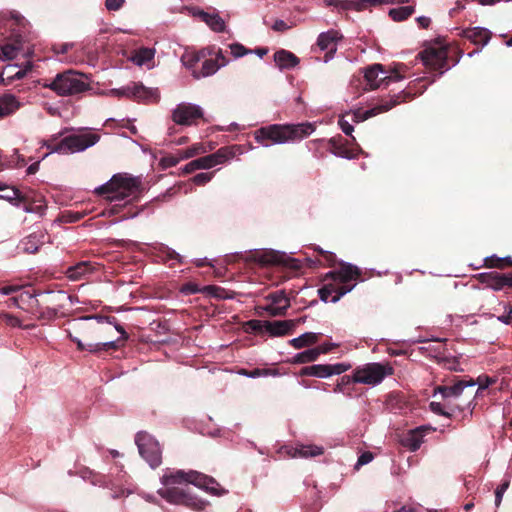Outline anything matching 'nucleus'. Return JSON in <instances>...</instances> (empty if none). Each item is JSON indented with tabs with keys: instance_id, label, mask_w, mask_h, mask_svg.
Wrapping results in <instances>:
<instances>
[{
	"instance_id": "obj_1",
	"label": "nucleus",
	"mask_w": 512,
	"mask_h": 512,
	"mask_svg": "<svg viewBox=\"0 0 512 512\" xmlns=\"http://www.w3.org/2000/svg\"><path fill=\"white\" fill-rule=\"evenodd\" d=\"M160 482L163 487L158 489L157 493L163 499L169 503L182 504L195 510L204 509L206 502L191 496L180 488V485L193 484L214 496L227 493L214 478L195 470L184 471L167 468L164 470Z\"/></svg>"
},
{
	"instance_id": "obj_2",
	"label": "nucleus",
	"mask_w": 512,
	"mask_h": 512,
	"mask_svg": "<svg viewBox=\"0 0 512 512\" xmlns=\"http://www.w3.org/2000/svg\"><path fill=\"white\" fill-rule=\"evenodd\" d=\"M91 320H96L98 324L108 323L112 324L114 318L108 316L94 315L84 316L74 319L69 323L67 332L69 338L76 343L78 350L88 351L90 353H98L110 349H117V341H98L84 343L80 336L89 340H102L105 338L104 329L98 325L90 323Z\"/></svg>"
},
{
	"instance_id": "obj_3",
	"label": "nucleus",
	"mask_w": 512,
	"mask_h": 512,
	"mask_svg": "<svg viewBox=\"0 0 512 512\" xmlns=\"http://www.w3.org/2000/svg\"><path fill=\"white\" fill-rule=\"evenodd\" d=\"M314 131L311 123L279 125L272 124L261 127L254 132V138L263 147H270L275 144H285L301 140Z\"/></svg>"
},
{
	"instance_id": "obj_4",
	"label": "nucleus",
	"mask_w": 512,
	"mask_h": 512,
	"mask_svg": "<svg viewBox=\"0 0 512 512\" xmlns=\"http://www.w3.org/2000/svg\"><path fill=\"white\" fill-rule=\"evenodd\" d=\"M96 192L105 195L110 201L136 198L140 192V180L125 174H117L110 181L98 187Z\"/></svg>"
},
{
	"instance_id": "obj_5",
	"label": "nucleus",
	"mask_w": 512,
	"mask_h": 512,
	"mask_svg": "<svg viewBox=\"0 0 512 512\" xmlns=\"http://www.w3.org/2000/svg\"><path fill=\"white\" fill-rule=\"evenodd\" d=\"M45 87L51 89L59 96H72L90 89L87 77L73 70L59 73Z\"/></svg>"
},
{
	"instance_id": "obj_6",
	"label": "nucleus",
	"mask_w": 512,
	"mask_h": 512,
	"mask_svg": "<svg viewBox=\"0 0 512 512\" xmlns=\"http://www.w3.org/2000/svg\"><path fill=\"white\" fill-rule=\"evenodd\" d=\"M99 140L100 136L98 134L85 130L62 138L58 141V146L54 148V151L62 155L79 153L94 146Z\"/></svg>"
},
{
	"instance_id": "obj_7",
	"label": "nucleus",
	"mask_w": 512,
	"mask_h": 512,
	"mask_svg": "<svg viewBox=\"0 0 512 512\" xmlns=\"http://www.w3.org/2000/svg\"><path fill=\"white\" fill-rule=\"evenodd\" d=\"M393 373V368L380 363H369L363 367L357 368L352 376L355 383L375 386L380 384L383 379Z\"/></svg>"
},
{
	"instance_id": "obj_8",
	"label": "nucleus",
	"mask_w": 512,
	"mask_h": 512,
	"mask_svg": "<svg viewBox=\"0 0 512 512\" xmlns=\"http://www.w3.org/2000/svg\"><path fill=\"white\" fill-rule=\"evenodd\" d=\"M140 455L147 461L152 468L158 467L162 462V451L158 441L146 432H139L136 435Z\"/></svg>"
},
{
	"instance_id": "obj_9",
	"label": "nucleus",
	"mask_w": 512,
	"mask_h": 512,
	"mask_svg": "<svg viewBox=\"0 0 512 512\" xmlns=\"http://www.w3.org/2000/svg\"><path fill=\"white\" fill-rule=\"evenodd\" d=\"M203 109L196 104L182 102L172 112V120L183 126H191L203 117Z\"/></svg>"
},
{
	"instance_id": "obj_10",
	"label": "nucleus",
	"mask_w": 512,
	"mask_h": 512,
	"mask_svg": "<svg viewBox=\"0 0 512 512\" xmlns=\"http://www.w3.org/2000/svg\"><path fill=\"white\" fill-rule=\"evenodd\" d=\"M241 153L238 145L226 146L218 149L215 153L196 159L199 169H210L219 164L234 158Z\"/></svg>"
},
{
	"instance_id": "obj_11",
	"label": "nucleus",
	"mask_w": 512,
	"mask_h": 512,
	"mask_svg": "<svg viewBox=\"0 0 512 512\" xmlns=\"http://www.w3.org/2000/svg\"><path fill=\"white\" fill-rule=\"evenodd\" d=\"M448 57V49L446 46H430L420 53L423 64L432 70H440L443 73Z\"/></svg>"
},
{
	"instance_id": "obj_12",
	"label": "nucleus",
	"mask_w": 512,
	"mask_h": 512,
	"mask_svg": "<svg viewBox=\"0 0 512 512\" xmlns=\"http://www.w3.org/2000/svg\"><path fill=\"white\" fill-rule=\"evenodd\" d=\"M265 299L269 304L261 306L260 309L267 312L270 316H282L286 314L290 307V300L283 290L268 294Z\"/></svg>"
},
{
	"instance_id": "obj_13",
	"label": "nucleus",
	"mask_w": 512,
	"mask_h": 512,
	"mask_svg": "<svg viewBox=\"0 0 512 512\" xmlns=\"http://www.w3.org/2000/svg\"><path fill=\"white\" fill-rule=\"evenodd\" d=\"M364 77L367 85L372 90L379 88L383 82L388 84L392 80L398 81L400 79L399 75H396L395 77L388 76L383 70V66L381 64H373L366 68Z\"/></svg>"
},
{
	"instance_id": "obj_14",
	"label": "nucleus",
	"mask_w": 512,
	"mask_h": 512,
	"mask_svg": "<svg viewBox=\"0 0 512 512\" xmlns=\"http://www.w3.org/2000/svg\"><path fill=\"white\" fill-rule=\"evenodd\" d=\"M353 289V286L339 285L337 282L328 283L318 290L319 297L323 302L336 303L342 296Z\"/></svg>"
},
{
	"instance_id": "obj_15",
	"label": "nucleus",
	"mask_w": 512,
	"mask_h": 512,
	"mask_svg": "<svg viewBox=\"0 0 512 512\" xmlns=\"http://www.w3.org/2000/svg\"><path fill=\"white\" fill-rule=\"evenodd\" d=\"M478 279L482 284L495 291L501 290L505 286H512V277L494 271L480 273Z\"/></svg>"
},
{
	"instance_id": "obj_16",
	"label": "nucleus",
	"mask_w": 512,
	"mask_h": 512,
	"mask_svg": "<svg viewBox=\"0 0 512 512\" xmlns=\"http://www.w3.org/2000/svg\"><path fill=\"white\" fill-rule=\"evenodd\" d=\"M432 430L427 426H420L415 429L409 430L401 438V444L408 448L410 451H416L420 448L423 443L425 433Z\"/></svg>"
},
{
	"instance_id": "obj_17",
	"label": "nucleus",
	"mask_w": 512,
	"mask_h": 512,
	"mask_svg": "<svg viewBox=\"0 0 512 512\" xmlns=\"http://www.w3.org/2000/svg\"><path fill=\"white\" fill-rule=\"evenodd\" d=\"M359 269L351 264H343L338 271H331L327 273V278H332L333 281L339 285L350 286L348 282L357 279L359 276Z\"/></svg>"
},
{
	"instance_id": "obj_18",
	"label": "nucleus",
	"mask_w": 512,
	"mask_h": 512,
	"mask_svg": "<svg viewBox=\"0 0 512 512\" xmlns=\"http://www.w3.org/2000/svg\"><path fill=\"white\" fill-rule=\"evenodd\" d=\"M285 254L275 250H255L246 260H253L261 265L281 264L284 262Z\"/></svg>"
},
{
	"instance_id": "obj_19",
	"label": "nucleus",
	"mask_w": 512,
	"mask_h": 512,
	"mask_svg": "<svg viewBox=\"0 0 512 512\" xmlns=\"http://www.w3.org/2000/svg\"><path fill=\"white\" fill-rule=\"evenodd\" d=\"M138 101L157 102L160 99L158 88L145 87L142 83H131V97Z\"/></svg>"
},
{
	"instance_id": "obj_20",
	"label": "nucleus",
	"mask_w": 512,
	"mask_h": 512,
	"mask_svg": "<svg viewBox=\"0 0 512 512\" xmlns=\"http://www.w3.org/2000/svg\"><path fill=\"white\" fill-rule=\"evenodd\" d=\"M473 386V379L459 380L452 386H438L435 389V395L439 393L444 399L447 400L452 398H458L465 388Z\"/></svg>"
},
{
	"instance_id": "obj_21",
	"label": "nucleus",
	"mask_w": 512,
	"mask_h": 512,
	"mask_svg": "<svg viewBox=\"0 0 512 512\" xmlns=\"http://www.w3.org/2000/svg\"><path fill=\"white\" fill-rule=\"evenodd\" d=\"M295 326L294 320L265 321V332L280 337L289 334Z\"/></svg>"
},
{
	"instance_id": "obj_22",
	"label": "nucleus",
	"mask_w": 512,
	"mask_h": 512,
	"mask_svg": "<svg viewBox=\"0 0 512 512\" xmlns=\"http://www.w3.org/2000/svg\"><path fill=\"white\" fill-rule=\"evenodd\" d=\"M193 16L199 17L214 32H223L226 28L225 21L217 13H207L200 9H192Z\"/></svg>"
},
{
	"instance_id": "obj_23",
	"label": "nucleus",
	"mask_w": 512,
	"mask_h": 512,
	"mask_svg": "<svg viewBox=\"0 0 512 512\" xmlns=\"http://www.w3.org/2000/svg\"><path fill=\"white\" fill-rule=\"evenodd\" d=\"M341 38L340 34L335 30L323 32L318 36L317 45L321 50H326L333 54L337 50V41Z\"/></svg>"
},
{
	"instance_id": "obj_24",
	"label": "nucleus",
	"mask_w": 512,
	"mask_h": 512,
	"mask_svg": "<svg viewBox=\"0 0 512 512\" xmlns=\"http://www.w3.org/2000/svg\"><path fill=\"white\" fill-rule=\"evenodd\" d=\"M274 61L281 70L291 69L299 63V59L296 55L284 49L274 53Z\"/></svg>"
},
{
	"instance_id": "obj_25",
	"label": "nucleus",
	"mask_w": 512,
	"mask_h": 512,
	"mask_svg": "<svg viewBox=\"0 0 512 512\" xmlns=\"http://www.w3.org/2000/svg\"><path fill=\"white\" fill-rule=\"evenodd\" d=\"M155 50L152 48H140L131 56V61L137 66L153 67Z\"/></svg>"
},
{
	"instance_id": "obj_26",
	"label": "nucleus",
	"mask_w": 512,
	"mask_h": 512,
	"mask_svg": "<svg viewBox=\"0 0 512 512\" xmlns=\"http://www.w3.org/2000/svg\"><path fill=\"white\" fill-rule=\"evenodd\" d=\"M20 107V103L14 95H0V118L6 117Z\"/></svg>"
},
{
	"instance_id": "obj_27",
	"label": "nucleus",
	"mask_w": 512,
	"mask_h": 512,
	"mask_svg": "<svg viewBox=\"0 0 512 512\" xmlns=\"http://www.w3.org/2000/svg\"><path fill=\"white\" fill-rule=\"evenodd\" d=\"M464 35L467 39L471 40L475 44L486 45L491 37L490 31L486 28L482 27H474L471 29H467L464 32Z\"/></svg>"
},
{
	"instance_id": "obj_28",
	"label": "nucleus",
	"mask_w": 512,
	"mask_h": 512,
	"mask_svg": "<svg viewBox=\"0 0 512 512\" xmlns=\"http://www.w3.org/2000/svg\"><path fill=\"white\" fill-rule=\"evenodd\" d=\"M324 452L321 446L316 445H299L290 452L291 457L308 458L322 455Z\"/></svg>"
},
{
	"instance_id": "obj_29",
	"label": "nucleus",
	"mask_w": 512,
	"mask_h": 512,
	"mask_svg": "<svg viewBox=\"0 0 512 512\" xmlns=\"http://www.w3.org/2000/svg\"><path fill=\"white\" fill-rule=\"evenodd\" d=\"M398 103H400V96H394L389 100L382 101L381 104H379L371 109L366 110L363 113L362 119L366 120V119L376 116L382 112H387L390 109H392L395 105H397Z\"/></svg>"
},
{
	"instance_id": "obj_30",
	"label": "nucleus",
	"mask_w": 512,
	"mask_h": 512,
	"mask_svg": "<svg viewBox=\"0 0 512 512\" xmlns=\"http://www.w3.org/2000/svg\"><path fill=\"white\" fill-rule=\"evenodd\" d=\"M409 0H353L350 5L356 11H362L370 6L387 5V4H402Z\"/></svg>"
},
{
	"instance_id": "obj_31",
	"label": "nucleus",
	"mask_w": 512,
	"mask_h": 512,
	"mask_svg": "<svg viewBox=\"0 0 512 512\" xmlns=\"http://www.w3.org/2000/svg\"><path fill=\"white\" fill-rule=\"evenodd\" d=\"M320 333L306 332L299 337L293 338L289 341L290 345L295 349H301L306 346L315 344L319 340Z\"/></svg>"
},
{
	"instance_id": "obj_32",
	"label": "nucleus",
	"mask_w": 512,
	"mask_h": 512,
	"mask_svg": "<svg viewBox=\"0 0 512 512\" xmlns=\"http://www.w3.org/2000/svg\"><path fill=\"white\" fill-rule=\"evenodd\" d=\"M301 376H312L318 378H328V365L327 364H315L311 366L303 367L300 370Z\"/></svg>"
},
{
	"instance_id": "obj_33",
	"label": "nucleus",
	"mask_w": 512,
	"mask_h": 512,
	"mask_svg": "<svg viewBox=\"0 0 512 512\" xmlns=\"http://www.w3.org/2000/svg\"><path fill=\"white\" fill-rule=\"evenodd\" d=\"M90 272V264L89 262H79L74 266H71L66 271V276L72 280L76 281L81 279L87 273Z\"/></svg>"
},
{
	"instance_id": "obj_34",
	"label": "nucleus",
	"mask_w": 512,
	"mask_h": 512,
	"mask_svg": "<svg viewBox=\"0 0 512 512\" xmlns=\"http://www.w3.org/2000/svg\"><path fill=\"white\" fill-rule=\"evenodd\" d=\"M220 68L221 67L217 61H215L213 59H207L203 62L201 71L193 72V76L196 79H199L201 77L211 76V75L215 74Z\"/></svg>"
},
{
	"instance_id": "obj_35",
	"label": "nucleus",
	"mask_w": 512,
	"mask_h": 512,
	"mask_svg": "<svg viewBox=\"0 0 512 512\" xmlns=\"http://www.w3.org/2000/svg\"><path fill=\"white\" fill-rule=\"evenodd\" d=\"M320 355V350L312 348L303 352L297 353L293 358V363L303 364L316 361Z\"/></svg>"
},
{
	"instance_id": "obj_36",
	"label": "nucleus",
	"mask_w": 512,
	"mask_h": 512,
	"mask_svg": "<svg viewBox=\"0 0 512 512\" xmlns=\"http://www.w3.org/2000/svg\"><path fill=\"white\" fill-rule=\"evenodd\" d=\"M414 13L413 6H403L398 8H393L389 11V16L394 21H403L410 17Z\"/></svg>"
},
{
	"instance_id": "obj_37",
	"label": "nucleus",
	"mask_w": 512,
	"mask_h": 512,
	"mask_svg": "<svg viewBox=\"0 0 512 512\" xmlns=\"http://www.w3.org/2000/svg\"><path fill=\"white\" fill-rule=\"evenodd\" d=\"M238 374L248 377V378H258V377H265V376H270V375H272V376L278 375L277 371H275V370L260 369V368L253 369L251 371L241 369L238 372Z\"/></svg>"
},
{
	"instance_id": "obj_38",
	"label": "nucleus",
	"mask_w": 512,
	"mask_h": 512,
	"mask_svg": "<svg viewBox=\"0 0 512 512\" xmlns=\"http://www.w3.org/2000/svg\"><path fill=\"white\" fill-rule=\"evenodd\" d=\"M200 59H201V56L199 53L191 52V51H186L181 56L182 64L188 69H192L200 61Z\"/></svg>"
},
{
	"instance_id": "obj_39",
	"label": "nucleus",
	"mask_w": 512,
	"mask_h": 512,
	"mask_svg": "<svg viewBox=\"0 0 512 512\" xmlns=\"http://www.w3.org/2000/svg\"><path fill=\"white\" fill-rule=\"evenodd\" d=\"M230 52L234 58H240L248 54H252L253 50L245 48L240 43H233L229 45Z\"/></svg>"
},
{
	"instance_id": "obj_40",
	"label": "nucleus",
	"mask_w": 512,
	"mask_h": 512,
	"mask_svg": "<svg viewBox=\"0 0 512 512\" xmlns=\"http://www.w3.org/2000/svg\"><path fill=\"white\" fill-rule=\"evenodd\" d=\"M104 94L107 96H113V97H117V98H122V97L130 98L131 97V84L126 85L121 88H117V89H110L109 91L105 92Z\"/></svg>"
},
{
	"instance_id": "obj_41",
	"label": "nucleus",
	"mask_w": 512,
	"mask_h": 512,
	"mask_svg": "<svg viewBox=\"0 0 512 512\" xmlns=\"http://www.w3.org/2000/svg\"><path fill=\"white\" fill-rule=\"evenodd\" d=\"M328 365V375L329 377L332 375H340L351 368L349 363H336V364H327Z\"/></svg>"
},
{
	"instance_id": "obj_42",
	"label": "nucleus",
	"mask_w": 512,
	"mask_h": 512,
	"mask_svg": "<svg viewBox=\"0 0 512 512\" xmlns=\"http://www.w3.org/2000/svg\"><path fill=\"white\" fill-rule=\"evenodd\" d=\"M38 240L35 235L28 236L22 243L23 250L28 253H35L38 250Z\"/></svg>"
},
{
	"instance_id": "obj_43",
	"label": "nucleus",
	"mask_w": 512,
	"mask_h": 512,
	"mask_svg": "<svg viewBox=\"0 0 512 512\" xmlns=\"http://www.w3.org/2000/svg\"><path fill=\"white\" fill-rule=\"evenodd\" d=\"M474 386L478 385L477 393L481 390L488 388L490 385L495 383V379L485 375L479 376L476 380H473Z\"/></svg>"
},
{
	"instance_id": "obj_44",
	"label": "nucleus",
	"mask_w": 512,
	"mask_h": 512,
	"mask_svg": "<svg viewBox=\"0 0 512 512\" xmlns=\"http://www.w3.org/2000/svg\"><path fill=\"white\" fill-rule=\"evenodd\" d=\"M509 485H510V481L505 480V481H503V483L501 485H499L496 488V490H495V506L496 507L500 506V504L502 502L503 495L506 492V490L508 489Z\"/></svg>"
},
{
	"instance_id": "obj_45",
	"label": "nucleus",
	"mask_w": 512,
	"mask_h": 512,
	"mask_svg": "<svg viewBox=\"0 0 512 512\" xmlns=\"http://www.w3.org/2000/svg\"><path fill=\"white\" fill-rule=\"evenodd\" d=\"M2 53L5 59H14L18 56L19 48L12 44H5L2 46Z\"/></svg>"
},
{
	"instance_id": "obj_46",
	"label": "nucleus",
	"mask_w": 512,
	"mask_h": 512,
	"mask_svg": "<svg viewBox=\"0 0 512 512\" xmlns=\"http://www.w3.org/2000/svg\"><path fill=\"white\" fill-rule=\"evenodd\" d=\"M214 176V172H201L192 178V182L196 185H204L211 181Z\"/></svg>"
},
{
	"instance_id": "obj_47",
	"label": "nucleus",
	"mask_w": 512,
	"mask_h": 512,
	"mask_svg": "<svg viewBox=\"0 0 512 512\" xmlns=\"http://www.w3.org/2000/svg\"><path fill=\"white\" fill-rule=\"evenodd\" d=\"M185 151L188 153V156H190V158H192L198 154L205 153L206 149L203 144L197 143V144H194L191 147L187 148Z\"/></svg>"
},
{
	"instance_id": "obj_48",
	"label": "nucleus",
	"mask_w": 512,
	"mask_h": 512,
	"mask_svg": "<svg viewBox=\"0 0 512 512\" xmlns=\"http://www.w3.org/2000/svg\"><path fill=\"white\" fill-rule=\"evenodd\" d=\"M15 67L12 66V65H9L7 66L5 69H4V72L3 74H7L8 78L10 79H14V78H17V79H21L25 76V71L24 70H17L14 74L12 73V70L14 69Z\"/></svg>"
},
{
	"instance_id": "obj_49",
	"label": "nucleus",
	"mask_w": 512,
	"mask_h": 512,
	"mask_svg": "<svg viewBox=\"0 0 512 512\" xmlns=\"http://www.w3.org/2000/svg\"><path fill=\"white\" fill-rule=\"evenodd\" d=\"M338 124L341 128V130L346 134V135H351L352 132H353V126L352 124L345 118V116H342L340 117L339 121H338Z\"/></svg>"
},
{
	"instance_id": "obj_50",
	"label": "nucleus",
	"mask_w": 512,
	"mask_h": 512,
	"mask_svg": "<svg viewBox=\"0 0 512 512\" xmlns=\"http://www.w3.org/2000/svg\"><path fill=\"white\" fill-rule=\"evenodd\" d=\"M200 291L199 287L195 283H186L180 288V292L185 295H191L198 293Z\"/></svg>"
},
{
	"instance_id": "obj_51",
	"label": "nucleus",
	"mask_w": 512,
	"mask_h": 512,
	"mask_svg": "<svg viewBox=\"0 0 512 512\" xmlns=\"http://www.w3.org/2000/svg\"><path fill=\"white\" fill-rule=\"evenodd\" d=\"M372 460L373 454L371 452H364L359 456L355 468L358 469L359 467L370 463Z\"/></svg>"
},
{
	"instance_id": "obj_52",
	"label": "nucleus",
	"mask_w": 512,
	"mask_h": 512,
	"mask_svg": "<svg viewBox=\"0 0 512 512\" xmlns=\"http://www.w3.org/2000/svg\"><path fill=\"white\" fill-rule=\"evenodd\" d=\"M429 407L431 409L432 412L436 413V414H439V415H444V416H447L449 417L451 414L447 411H445L443 409V406L441 403L439 402H434L432 401L430 404H429Z\"/></svg>"
},
{
	"instance_id": "obj_53",
	"label": "nucleus",
	"mask_w": 512,
	"mask_h": 512,
	"mask_svg": "<svg viewBox=\"0 0 512 512\" xmlns=\"http://www.w3.org/2000/svg\"><path fill=\"white\" fill-rule=\"evenodd\" d=\"M124 2L125 0H105V6L110 11H117L123 6Z\"/></svg>"
},
{
	"instance_id": "obj_54",
	"label": "nucleus",
	"mask_w": 512,
	"mask_h": 512,
	"mask_svg": "<svg viewBox=\"0 0 512 512\" xmlns=\"http://www.w3.org/2000/svg\"><path fill=\"white\" fill-rule=\"evenodd\" d=\"M325 4L327 6H334L336 8H344V9H353V7L350 5L351 1L349 3H343L341 0H324Z\"/></svg>"
},
{
	"instance_id": "obj_55",
	"label": "nucleus",
	"mask_w": 512,
	"mask_h": 512,
	"mask_svg": "<svg viewBox=\"0 0 512 512\" xmlns=\"http://www.w3.org/2000/svg\"><path fill=\"white\" fill-rule=\"evenodd\" d=\"M56 140L57 138L53 137L43 142L42 145L49 149V153H47L44 157L48 156L51 153H57V151H54V148L58 146V142H56Z\"/></svg>"
},
{
	"instance_id": "obj_56",
	"label": "nucleus",
	"mask_w": 512,
	"mask_h": 512,
	"mask_svg": "<svg viewBox=\"0 0 512 512\" xmlns=\"http://www.w3.org/2000/svg\"><path fill=\"white\" fill-rule=\"evenodd\" d=\"M248 325L255 331H265V321L251 320L248 322Z\"/></svg>"
},
{
	"instance_id": "obj_57",
	"label": "nucleus",
	"mask_w": 512,
	"mask_h": 512,
	"mask_svg": "<svg viewBox=\"0 0 512 512\" xmlns=\"http://www.w3.org/2000/svg\"><path fill=\"white\" fill-rule=\"evenodd\" d=\"M512 264V259L511 257H504V258H497L496 259V263H491V266L492 267H499V268H502L504 267L505 265H511Z\"/></svg>"
},
{
	"instance_id": "obj_58",
	"label": "nucleus",
	"mask_w": 512,
	"mask_h": 512,
	"mask_svg": "<svg viewBox=\"0 0 512 512\" xmlns=\"http://www.w3.org/2000/svg\"><path fill=\"white\" fill-rule=\"evenodd\" d=\"M318 250L323 255L324 260L327 261L329 266H333L335 264V255L333 253L324 251L322 249H318Z\"/></svg>"
},
{
	"instance_id": "obj_59",
	"label": "nucleus",
	"mask_w": 512,
	"mask_h": 512,
	"mask_svg": "<svg viewBox=\"0 0 512 512\" xmlns=\"http://www.w3.org/2000/svg\"><path fill=\"white\" fill-rule=\"evenodd\" d=\"M196 163H197L196 159H195V160H192V161H191V162H189V163H187V164L183 167V169H182L183 173H184V174H189V173H192V172H193V171H195V170H198V169H199V167H198V164H196Z\"/></svg>"
},
{
	"instance_id": "obj_60",
	"label": "nucleus",
	"mask_w": 512,
	"mask_h": 512,
	"mask_svg": "<svg viewBox=\"0 0 512 512\" xmlns=\"http://www.w3.org/2000/svg\"><path fill=\"white\" fill-rule=\"evenodd\" d=\"M505 311L507 314L498 316L497 319H498V321H500L504 324H509L510 323V315L512 314V306H505Z\"/></svg>"
},
{
	"instance_id": "obj_61",
	"label": "nucleus",
	"mask_w": 512,
	"mask_h": 512,
	"mask_svg": "<svg viewBox=\"0 0 512 512\" xmlns=\"http://www.w3.org/2000/svg\"><path fill=\"white\" fill-rule=\"evenodd\" d=\"M20 289L18 285H8L0 289L2 295H10L17 292Z\"/></svg>"
},
{
	"instance_id": "obj_62",
	"label": "nucleus",
	"mask_w": 512,
	"mask_h": 512,
	"mask_svg": "<svg viewBox=\"0 0 512 512\" xmlns=\"http://www.w3.org/2000/svg\"><path fill=\"white\" fill-rule=\"evenodd\" d=\"M111 325H113V326H114V328H115V330H116L118 333H120V339H121V340L126 341V340L128 339V337H129V336H128L127 332L125 331V329H124L121 325H119L118 323H116L115 319L113 320V323H112Z\"/></svg>"
},
{
	"instance_id": "obj_63",
	"label": "nucleus",
	"mask_w": 512,
	"mask_h": 512,
	"mask_svg": "<svg viewBox=\"0 0 512 512\" xmlns=\"http://www.w3.org/2000/svg\"><path fill=\"white\" fill-rule=\"evenodd\" d=\"M3 318L6 320V322L11 325V326H20V320L13 316V315H10V314H4L3 315Z\"/></svg>"
},
{
	"instance_id": "obj_64",
	"label": "nucleus",
	"mask_w": 512,
	"mask_h": 512,
	"mask_svg": "<svg viewBox=\"0 0 512 512\" xmlns=\"http://www.w3.org/2000/svg\"><path fill=\"white\" fill-rule=\"evenodd\" d=\"M215 61L218 62V64L220 65V67H224L228 64V60L226 59V57L223 55L222 51L221 50H218L216 55H215Z\"/></svg>"
}]
</instances>
